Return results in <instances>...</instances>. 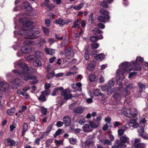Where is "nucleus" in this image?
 <instances>
[{"mask_svg":"<svg viewBox=\"0 0 148 148\" xmlns=\"http://www.w3.org/2000/svg\"><path fill=\"white\" fill-rule=\"evenodd\" d=\"M129 124L130 127H132L134 128H137L139 126L136 120L134 119L131 120Z\"/></svg>","mask_w":148,"mask_h":148,"instance_id":"nucleus-10","label":"nucleus"},{"mask_svg":"<svg viewBox=\"0 0 148 148\" xmlns=\"http://www.w3.org/2000/svg\"><path fill=\"white\" fill-rule=\"evenodd\" d=\"M80 20L78 19V20L76 21L74 23L73 25L72 26L73 28H75L76 27H79L80 26Z\"/></svg>","mask_w":148,"mask_h":148,"instance_id":"nucleus-38","label":"nucleus"},{"mask_svg":"<svg viewBox=\"0 0 148 148\" xmlns=\"http://www.w3.org/2000/svg\"><path fill=\"white\" fill-rule=\"evenodd\" d=\"M55 23L58 24H59L60 26H62L66 24L65 21L61 18H59L55 21Z\"/></svg>","mask_w":148,"mask_h":148,"instance_id":"nucleus-23","label":"nucleus"},{"mask_svg":"<svg viewBox=\"0 0 148 148\" xmlns=\"http://www.w3.org/2000/svg\"><path fill=\"white\" fill-rule=\"evenodd\" d=\"M146 120L144 118H141L140 119V122L141 123L144 124L146 122Z\"/></svg>","mask_w":148,"mask_h":148,"instance_id":"nucleus-62","label":"nucleus"},{"mask_svg":"<svg viewBox=\"0 0 148 148\" xmlns=\"http://www.w3.org/2000/svg\"><path fill=\"white\" fill-rule=\"evenodd\" d=\"M30 88V87L29 86H27L23 88H22V90L24 91L25 92L29 90Z\"/></svg>","mask_w":148,"mask_h":148,"instance_id":"nucleus-60","label":"nucleus"},{"mask_svg":"<svg viewBox=\"0 0 148 148\" xmlns=\"http://www.w3.org/2000/svg\"><path fill=\"white\" fill-rule=\"evenodd\" d=\"M14 64H18V66L23 69L22 73H21L19 70H14L13 72L15 73L21 75L22 78L24 80L26 81L32 80V81H29V84H34L38 83V81L36 77L34 76L30 75V74L36 71L35 69H34L31 67H28L27 65L23 62H18Z\"/></svg>","mask_w":148,"mask_h":148,"instance_id":"nucleus-2","label":"nucleus"},{"mask_svg":"<svg viewBox=\"0 0 148 148\" xmlns=\"http://www.w3.org/2000/svg\"><path fill=\"white\" fill-rule=\"evenodd\" d=\"M134 140L135 142L134 143V148H135L141 143L140 139L139 138L135 139Z\"/></svg>","mask_w":148,"mask_h":148,"instance_id":"nucleus-28","label":"nucleus"},{"mask_svg":"<svg viewBox=\"0 0 148 148\" xmlns=\"http://www.w3.org/2000/svg\"><path fill=\"white\" fill-rule=\"evenodd\" d=\"M100 123L99 122L95 123L92 121H90L89 122V125L91 128L95 129L98 127Z\"/></svg>","mask_w":148,"mask_h":148,"instance_id":"nucleus-18","label":"nucleus"},{"mask_svg":"<svg viewBox=\"0 0 148 148\" xmlns=\"http://www.w3.org/2000/svg\"><path fill=\"white\" fill-rule=\"evenodd\" d=\"M99 46V44L97 43H93L91 45V48L92 49H96Z\"/></svg>","mask_w":148,"mask_h":148,"instance_id":"nucleus-46","label":"nucleus"},{"mask_svg":"<svg viewBox=\"0 0 148 148\" xmlns=\"http://www.w3.org/2000/svg\"><path fill=\"white\" fill-rule=\"evenodd\" d=\"M15 111V109L14 108H12L11 109L7 110V112L9 115H12Z\"/></svg>","mask_w":148,"mask_h":148,"instance_id":"nucleus-37","label":"nucleus"},{"mask_svg":"<svg viewBox=\"0 0 148 148\" xmlns=\"http://www.w3.org/2000/svg\"><path fill=\"white\" fill-rule=\"evenodd\" d=\"M62 132V130L61 129H58L54 135V137H56L57 136L60 134Z\"/></svg>","mask_w":148,"mask_h":148,"instance_id":"nucleus-51","label":"nucleus"},{"mask_svg":"<svg viewBox=\"0 0 148 148\" xmlns=\"http://www.w3.org/2000/svg\"><path fill=\"white\" fill-rule=\"evenodd\" d=\"M63 88L62 87H58L57 88H55L54 89L53 92L52 94V96H54L57 95V94L59 92L61 93L62 91Z\"/></svg>","mask_w":148,"mask_h":148,"instance_id":"nucleus-15","label":"nucleus"},{"mask_svg":"<svg viewBox=\"0 0 148 148\" xmlns=\"http://www.w3.org/2000/svg\"><path fill=\"white\" fill-rule=\"evenodd\" d=\"M42 29L44 33L46 36H48L49 33V29L47 28L44 27H42Z\"/></svg>","mask_w":148,"mask_h":148,"instance_id":"nucleus-43","label":"nucleus"},{"mask_svg":"<svg viewBox=\"0 0 148 148\" xmlns=\"http://www.w3.org/2000/svg\"><path fill=\"white\" fill-rule=\"evenodd\" d=\"M138 85L140 88V92H142L143 90H145V84L141 83H138Z\"/></svg>","mask_w":148,"mask_h":148,"instance_id":"nucleus-29","label":"nucleus"},{"mask_svg":"<svg viewBox=\"0 0 148 148\" xmlns=\"http://www.w3.org/2000/svg\"><path fill=\"white\" fill-rule=\"evenodd\" d=\"M48 91L47 90L43 91L42 92L41 95L38 97L39 100L40 101L44 102L46 100L45 96L48 95Z\"/></svg>","mask_w":148,"mask_h":148,"instance_id":"nucleus-6","label":"nucleus"},{"mask_svg":"<svg viewBox=\"0 0 148 148\" xmlns=\"http://www.w3.org/2000/svg\"><path fill=\"white\" fill-rule=\"evenodd\" d=\"M63 124L64 123L63 121L62 122L61 121H58L57 122L56 125L58 127H60L62 126Z\"/></svg>","mask_w":148,"mask_h":148,"instance_id":"nucleus-55","label":"nucleus"},{"mask_svg":"<svg viewBox=\"0 0 148 148\" xmlns=\"http://www.w3.org/2000/svg\"><path fill=\"white\" fill-rule=\"evenodd\" d=\"M86 122V121L85 119H82L80 120L79 121L78 123L79 124L81 125H83Z\"/></svg>","mask_w":148,"mask_h":148,"instance_id":"nucleus-64","label":"nucleus"},{"mask_svg":"<svg viewBox=\"0 0 148 148\" xmlns=\"http://www.w3.org/2000/svg\"><path fill=\"white\" fill-rule=\"evenodd\" d=\"M23 5L25 8L28 7H30L31 5L28 2H25L23 3Z\"/></svg>","mask_w":148,"mask_h":148,"instance_id":"nucleus-57","label":"nucleus"},{"mask_svg":"<svg viewBox=\"0 0 148 148\" xmlns=\"http://www.w3.org/2000/svg\"><path fill=\"white\" fill-rule=\"evenodd\" d=\"M144 59L141 57L136 58V60L131 62L130 64L127 62H125L121 64L119 68L116 72V81H121L124 78V76L125 73H128L131 71L132 69H129L131 65L134 70L138 71L141 69L140 64L143 62Z\"/></svg>","mask_w":148,"mask_h":148,"instance_id":"nucleus-1","label":"nucleus"},{"mask_svg":"<svg viewBox=\"0 0 148 148\" xmlns=\"http://www.w3.org/2000/svg\"><path fill=\"white\" fill-rule=\"evenodd\" d=\"M108 88V87L107 85H103L101 86V88L103 91L107 90Z\"/></svg>","mask_w":148,"mask_h":148,"instance_id":"nucleus-48","label":"nucleus"},{"mask_svg":"<svg viewBox=\"0 0 148 148\" xmlns=\"http://www.w3.org/2000/svg\"><path fill=\"white\" fill-rule=\"evenodd\" d=\"M129 140V138L127 137L126 135L121 136L120 138V141L124 143H130Z\"/></svg>","mask_w":148,"mask_h":148,"instance_id":"nucleus-16","label":"nucleus"},{"mask_svg":"<svg viewBox=\"0 0 148 148\" xmlns=\"http://www.w3.org/2000/svg\"><path fill=\"white\" fill-rule=\"evenodd\" d=\"M33 65L35 67H39L41 66L42 63L40 61L37 60L34 62Z\"/></svg>","mask_w":148,"mask_h":148,"instance_id":"nucleus-30","label":"nucleus"},{"mask_svg":"<svg viewBox=\"0 0 148 148\" xmlns=\"http://www.w3.org/2000/svg\"><path fill=\"white\" fill-rule=\"evenodd\" d=\"M28 125L27 123H24L23 125V130L22 132V135L24 136L25 132L26 131L28 128Z\"/></svg>","mask_w":148,"mask_h":148,"instance_id":"nucleus-34","label":"nucleus"},{"mask_svg":"<svg viewBox=\"0 0 148 148\" xmlns=\"http://www.w3.org/2000/svg\"><path fill=\"white\" fill-rule=\"evenodd\" d=\"M63 121L66 126H69L71 123V118L68 115L65 116L63 118Z\"/></svg>","mask_w":148,"mask_h":148,"instance_id":"nucleus-5","label":"nucleus"},{"mask_svg":"<svg viewBox=\"0 0 148 148\" xmlns=\"http://www.w3.org/2000/svg\"><path fill=\"white\" fill-rule=\"evenodd\" d=\"M125 131L124 130L122 129H119V130L118 132L119 135L121 136L123 135Z\"/></svg>","mask_w":148,"mask_h":148,"instance_id":"nucleus-54","label":"nucleus"},{"mask_svg":"<svg viewBox=\"0 0 148 148\" xmlns=\"http://www.w3.org/2000/svg\"><path fill=\"white\" fill-rule=\"evenodd\" d=\"M92 16L93 14L91 13L89 17L88 22L91 24L94 21L93 19Z\"/></svg>","mask_w":148,"mask_h":148,"instance_id":"nucleus-44","label":"nucleus"},{"mask_svg":"<svg viewBox=\"0 0 148 148\" xmlns=\"http://www.w3.org/2000/svg\"><path fill=\"white\" fill-rule=\"evenodd\" d=\"M105 57V56L103 53H101L100 54L96 56L95 57V59L99 61H101L103 60Z\"/></svg>","mask_w":148,"mask_h":148,"instance_id":"nucleus-22","label":"nucleus"},{"mask_svg":"<svg viewBox=\"0 0 148 148\" xmlns=\"http://www.w3.org/2000/svg\"><path fill=\"white\" fill-rule=\"evenodd\" d=\"M138 131L140 135H141L143 134L144 132V129L143 127L142 126L140 127L138 129Z\"/></svg>","mask_w":148,"mask_h":148,"instance_id":"nucleus-40","label":"nucleus"},{"mask_svg":"<svg viewBox=\"0 0 148 148\" xmlns=\"http://www.w3.org/2000/svg\"><path fill=\"white\" fill-rule=\"evenodd\" d=\"M66 57L68 59H70L71 58L74 56V53L72 51H69L66 50L64 53Z\"/></svg>","mask_w":148,"mask_h":148,"instance_id":"nucleus-9","label":"nucleus"},{"mask_svg":"<svg viewBox=\"0 0 148 148\" xmlns=\"http://www.w3.org/2000/svg\"><path fill=\"white\" fill-rule=\"evenodd\" d=\"M35 58V56L34 55H31L27 56L26 59L27 61H30L33 60Z\"/></svg>","mask_w":148,"mask_h":148,"instance_id":"nucleus-47","label":"nucleus"},{"mask_svg":"<svg viewBox=\"0 0 148 148\" xmlns=\"http://www.w3.org/2000/svg\"><path fill=\"white\" fill-rule=\"evenodd\" d=\"M7 141L9 144L11 146H13L16 144V142L14 140L10 139H7Z\"/></svg>","mask_w":148,"mask_h":148,"instance_id":"nucleus-39","label":"nucleus"},{"mask_svg":"<svg viewBox=\"0 0 148 148\" xmlns=\"http://www.w3.org/2000/svg\"><path fill=\"white\" fill-rule=\"evenodd\" d=\"M40 109L41 112L44 115H45L46 114L47 111V108H45L43 106H41L40 107Z\"/></svg>","mask_w":148,"mask_h":148,"instance_id":"nucleus-31","label":"nucleus"},{"mask_svg":"<svg viewBox=\"0 0 148 148\" xmlns=\"http://www.w3.org/2000/svg\"><path fill=\"white\" fill-rule=\"evenodd\" d=\"M111 88H109L107 90V92L108 95L111 94L114 91V89L113 88L112 89Z\"/></svg>","mask_w":148,"mask_h":148,"instance_id":"nucleus-53","label":"nucleus"},{"mask_svg":"<svg viewBox=\"0 0 148 148\" xmlns=\"http://www.w3.org/2000/svg\"><path fill=\"white\" fill-rule=\"evenodd\" d=\"M108 86L109 88H111L114 85V83L113 79H112L111 80L109 81L107 83Z\"/></svg>","mask_w":148,"mask_h":148,"instance_id":"nucleus-36","label":"nucleus"},{"mask_svg":"<svg viewBox=\"0 0 148 148\" xmlns=\"http://www.w3.org/2000/svg\"><path fill=\"white\" fill-rule=\"evenodd\" d=\"M105 121L107 122L106 123L108 124L109 125H111V123L110 122L111 121V119L109 117H108L105 118Z\"/></svg>","mask_w":148,"mask_h":148,"instance_id":"nucleus-45","label":"nucleus"},{"mask_svg":"<svg viewBox=\"0 0 148 148\" xmlns=\"http://www.w3.org/2000/svg\"><path fill=\"white\" fill-rule=\"evenodd\" d=\"M56 7V5H53L52 4L48 5L47 7L49 8L50 9H52L55 8Z\"/></svg>","mask_w":148,"mask_h":148,"instance_id":"nucleus-56","label":"nucleus"},{"mask_svg":"<svg viewBox=\"0 0 148 148\" xmlns=\"http://www.w3.org/2000/svg\"><path fill=\"white\" fill-rule=\"evenodd\" d=\"M136 73L135 72H131L129 74L128 78H130L134 76H135L136 74Z\"/></svg>","mask_w":148,"mask_h":148,"instance_id":"nucleus-61","label":"nucleus"},{"mask_svg":"<svg viewBox=\"0 0 148 148\" xmlns=\"http://www.w3.org/2000/svg\"><path fill=\"white\" fill-rule=\"evenodd\" d=\"M123 113L125 116L130 119L135 118L138 114L137 110L133 108H129L125 110Z\"/></svg>","mask_w":148,"mask_h":148,"instance_id":"nucleus-3","label":"nucleus"},{"mask_svg":"<svg viewBox=\"0 0 148 148\" xmlns=\"http://www.w3.org/2000/svg\"><path fill=\"white\" fill-rule=\"evenodd\" d=\"M100 12L105 17H108V18H109V16L108 15V12L103 9H101L100 11Z\"/></svg>","mask_w":148,"mask_h":148,"instance_id":"nucleus-33","label":"nucleus"},{"mask_svg":"<svg viewBox=\"0 0 148 148\" xmlns=\"http://www.w3.org/2000/svg\"><path fill=\"white\" fill-rule=\"evenodd\" d=\"M45 51L48 54L51 55H53L55 53V50L53 49L46 48Z\"/></svg>","mask_w":148,"mask_h":148,"instance_id":"nucleus-25","label":"nucleus"},{"mask_svg":"<svg viewBox=\"0 0 148 148\" xmlns=\"http://www.w3.org/2000/svg\"><path fill=\"white\" fill-rule=\"evenodd\" d=\"M43 53L40 51H36L35 54V56L36 57L38 58L43 56Z\"/></svg>","mask_w":148,"mask_h":148,"instance_id":"nucleus-32","label":"nucleus"},{"mask_svg":"<svg viewBox=\"0 0 148 148\" xmlns=\"http://www.w3.org/2000/svg\"><path fill=\"white\" fill-rule=\"evenodd\" d=\"M90 40L92 42H96L98 40V38L97 36H92L90 38Z\"/></svg>","mask_w":148,"mask_h":148,"instance_id":"nucleus-41","label":"nucleus"},{"mask_svg":"<svg viewBox=\"0 0 148 148\" xmlns=\"http://www.w3.org/2000/svg\"><path fill=\"white\" fill-rule=\"evenodd\" d=\"M54 74L53 72H51V73H48V74L47 75V78L49 79H50L53 76Z\"/></svg>","mask_w":148,"mask_h":148,"instance_id":"nucleus-49","label":"nucleus"},{"mask_svg":"<svg viewBox=\"0 0 148 148\" xmlns=\"http://www.w3.org/2000/svg\"><path fill=\"white\" fill-rule=\"evenodd\" d=\"M83 3H82L80 4L78 6H74L73 8L76 10H79L83 7Z\"/></svg>","mask_w":148,"mask_h":148,"instance_id":"nucleus-42","label":"nucleus"},{"mask_svg":"<svg viewBox=\"0 0 148 148\" xmlns=\"http://www.w3.org/2000/svg\"><path fill=\"white\" fill-rule=\"evenodd\" d=\"M120 93L119 92H115L113 94V97L116 99H117L120 97Z\"/></svg>","mask_w":148,"mask_h":148,"instance_id":"nucleus-52","label":"nucleus"},{"mask_svg":"<svg viewBox=\"0 0 148 148\" xmlns=\"http://www.w3.org/2000/svg\"><path fill=\"white\" fill-rule=\"evenodd\" d=\"M21 51L23 53H29L31 51L30 48L26 47H23L21 48Z\"/></svg>","mask_w":148,"mask_h":148,"instance_id":"nucleus-20","label":"nucleus"},{"mask_svg":"<svg viewBox=\"0 0 148 148\" xmlns=\"http://www.w3.org/2000/svg\"><path fill=\"white\" fill-rule=\"evenodd\" d=\"M115 143L117 145L119 148H124L126 147V145L124 143L119 140H116Z\"/></svg>","mask_w":148,"mask_h":148,"instance_id":"nucleus-17","label":"nucleus"},{"mask_svg":"<svg viewBox=\"0 0 148 148\" xmlns=\"http://www.w3.org/2000/svg\"><path fill=\"white\" fill-rule=\"evenodd\" d=\"M39 33L38 31H29L27 33V36L25 38L28 39H34L36 37L33 36Z\"/></svg>","mask_w":148,"mask_h":148,"instance_id":"nucleus-4","label":"nucleus"},{"mask_svg":"<svg viewBox=\"0 0 148 148\" xmlns=\"http://www.w3.org/2000/svg\"><path fill=\"white\" fill-rule=\"evenodd\" d=\"M9 85L4 82H0V90L5 91L9 87Z\"/></svg>","mask_w":148,"mask_h":148,"instance_id":"nucleus-8","label":"nucleus"},{"mask_svg":"<svg viewBox=\"0 0 148 148\" xmlns=\"http://www.w3.org/2000/svg\"><path fill=\"white\" fill-rule=\"evenodd\" d=\"M93 93L94 95L96 96H103L104 95L102 93L100 92L99 89H96L93 90Z\"/></svg>","mask_w":148,"mask_h":148,"instance_id":"nucleus-21","label":"nucleus"},{"mask_svg":"<svg viewBox=\"0 0 148 148\" xmlns=\"http://www.w3.org/2000/svg\"><path fill=\"white\" fill-rule=\"evenodd\" d=\"M23 27L22 29V31L18 32V34L19 35H21L23 34H24V33L21 32H23L24 31H26L28 30V28H29L30 26V25L29 24L28 22H26L24 23L23 24Z\"/></svg>","mask_w":148,"mask_h":148,"instance_id":"nucleus-7","label":"nucleus"},{"mask_svg":"<svg viewBox=\"0 0 148 148\" xmlns=\"http://www.w3.org/2000/svg\"><path fill=\"white\" fill-rule=\"evenodd\" d=\"M111 125H109L107 123L105 124L104 126L103 127V130L104 131L106 130L108 127L109 126H111Z\"/></svg>","mask_w":148,"mask_h":148,"instance_id":"nucleus-58","label":"nucleus"},{"mask_svg":"<svg viewBox=\"0 0 148 148\" xmlns=\"http://www.w3.org/2000/svg\"><path fill=\"white\" fill-rule=\"evenodd\" d=\"M96 79L95 75L93 74L89 75L88 79L91 82H94L95 81Z\"/></svg>","mask_w":148,"mask_h":148,"instance_id":"nucleus-27","label":"nucleus"},{"mask_svg":"<svg viewBox=\"0 0 148 148\" xmlns=\"http://www.w3.org/2000/svg\"><path fill=\"white\" fill-rule=\"evenodd\" d=\"M92 141L90 139H89L87 140L85 142L86 144L87 145H90L92 143Z\"/></svg>","mask_w":148,"mask_h":148,"instance_id":"nucleus-63","label":"nucleus"},{"mask_svg":"<svg viewBox=\"0 0 148 148\" xmlns=\"http://www.w3.org/2000/svg\"><path fill=\"white\" fill-rule=\"evenodd\" d=\"M146 147V145L144 143H141L139 145L135 148H145Z\"/></svg>","mask_w":148,"mask_h":148,"instance_id":"nucleus-50","label":"nucleus"},{"mask_svg":"<svg viewBox=\"0 0 148 148\" xmlns=\"http://www.w3.org/2000/svg\"><path fill=\"white\" fill-rule=\"evenodd\" d=\"M100 141L101 143L104 145H112L111 141L107 139L102 140Z\"/></svg>","mask_w":148,"mask_h":148,"instance_id":"nucleus-26","label":"nucleus"},{"mask_svg":"<svg viewBox=\"0 0 148 148\" xmlns=\"http://www.w3.org/2000/svg\"><path fill=\"white\" fill-rule=\"evenodd\" d=\"M108 17H105L103 16H100L97 17V20L101 22L105 23L106 21L109 19Z\"/></svg>","mask_w":148,"mask_h":148,"instance_id":"nucleus-19","label":"nucleus"},{"mask_svg":"<svg viewBox=\"0 0 148 148\" xmlns=\"http://www.w3.org/2000/svg\"><path fill=\"white\" fill-rule=\"evenodd\" d=\"M20 82V80L19 79H17L12 82V87L13 88H17L19 86V84Z\"/></svg>","mask_w":148,"mask_h":148,"instance_id":"nucleus-14","label":"nucleus"},{"mask_svg":"<svg viewBox=\"0 0 148 148\" xmlns=\"http://www.w3.org/2000/svg\"><path fill=\"white\" fill-rule=\"evenodd\" d=\"M70 143L72 145H75L76 144L77 140L75 138H69Z\"/></svg>","mask_w":148,"mask_h":148,"instance_id":"nucleus-35","label":"nucleus"},{"mask_svg":"<svg viewBox=\"0 0 148 148\" xmlns=\"http://www.w3.org/2000/svg\"><path fill=\"white\" fill-rule=\"evenodd\" d=\"M61 95L64 96V99H69L72 97V94H68L66 91L63 89L61 92Z\"/></svg>","mask_w":148,"mask_h":148,"instance_id":"nucleus-11","label":"nucleus"},{"mask_svg":"<svg viewBox=\"0 0 148 148\" xmlns=\"http://www.w3.org/2000/svg\"><path fill=\"white\" fill-rule=\"evenodd\" d=\"M101 5L102 7L105 8H107L108 7V5L107 3L105 1H103L101 3Z\"/></svg>","mask_w":148,"mask_h":148,"instance_id":"nucleus-59","label":"nucleus"},{"mask_svg":"<svg viewBox=\"0 0 148 148\" xmlns=\"http://www.w3.org/2000/svg\"><path fill=\"white\" fill-rule=\"evenodd\" d=\"M84 108L81 107H78L75 108L73 111L75 113H81L83 112Z\"/></svg>","mask_w":148,"mask_h":148,"instance_id":"nucleus-24","label":"nucleus"},{"mask_svg":"<svg viewBox=\"0 0 148 148\" xmlns=\"http://www.w3.org/2000/svg\"><path fill=\"white\" fill-rule=\"evenodd\" d=\"M96 65V62L94 60L92 61L89 64L87 67V69L90 71H92Z\"/></svg>","mask_w":148,"mask_h":148,"instance_id":"nucleus-12","label":"nucleus"},{"mask_svg":"<svg viewBox=\"0 0 148 148\" xmlns=\"http://www.w3.org/2000/svg\"><path fill=\"white\" fill-rule=\"evenodd\" d=\"M88 124H85L83 127V130L85 132H89L92 131V129Z\"/></svg>","mask_w":148,"mask_h":148,"instance_id":"nucleus-13","label":"nucleus"}]
</instances>
